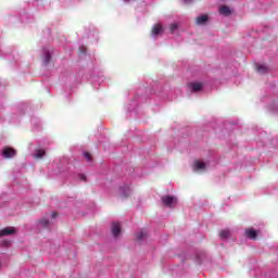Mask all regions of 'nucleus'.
<instances>
[{
    "label": "nucleus",
    "mask_w": 278,
    "mask_h": 278,
    "mask_svg": "<svg viewBox=\"0 0 278 278\" xmlns=\"http://www.w3.org/2000/svg\"><path fill=\"white\" fill-rule=\"evenodd\" d=\"M54 218H58V213L56 212H52V213L48 214L46 217L37 220L36 222V227H38L39 229H42L45 227H49V225H51V223L54 220Z\"/></svg>",
    "instance_id": "1"
},
{
    "label": "nucleus",
    "mask_w": 278,
    "mask_h": 278,
    "mask_svg": "<svg viewBox=\"0 0 278 278\" xmlns=\"http://www.w3.org/2000/svg\"><path fill=\"white\" fill-rule=\"evenodd\" d=\"M121 197H129L131 194V187L129 185H123L119 187Z\"/></svg>",
    "instance_id": "10"
},
{
    "label": "nucleus",
    "mask_w": 278,
    "mask_h": 278,
    "mask_svg": "<svg viewBox=\"0 0 278 278\" xmlns=\"http://www.w3.org/2000/svg\"><path fill=\"white\" fill-rule=\"evenodd\" d=\"M148 237H149V232H147V230H139L137 232V240L139 242H144V240H147Z\"/></svg>",
    "instance_id": "12"
},
{
    "label": "nucleus",
    "mask_w": 278,
    "mask_h": 278,
    "mask_svg": "<svg viewBox=\"0 0 278 278\" xmlns=\"http://www.w3.org/2000/svg\"><path fill=\"white\" fill-rule=\"evenodd\" d=\"M18 233V229L16 227H5L0 230V238L5 236H14Z\"/></svg>",
    "instance_id": "4"
},
{
    "label": "nucleus",
    "mask_w": 278,
    "mask_h": 278,
    "mask_svg": "<svg viewBox=\"0 0 278 278\" xmlns=\"http://www.w3.org/2000/svg\"><path fill=\"white\" fill-rule=\"evenodd\" d=\"M83 179L85 180V179H86V176H83Z\"/></svg>",
    "instance_id": "22"
},
{
    "label": "nucleus",
    "mask_w": 278,
    "mask_h": 278,
    "mask_svg": "<svg viewBox=\"0 0 278 278\" xmlns=\"http://www.w3.org/2000/svg\"><path fill=\"white\" fill-rule=\"evenodd\" d=\"M111 230H112L114 238H118L121 236V223L113 222L111 225Z\"/></svg>",
    "instance_id": "7"
},
{
    "label": "nucleus",
    "mask_w": 278,
    "mask_h": 278,
    "mask_svg": "<svg viewBox=\"0 0 278 278\" xmlns=\"http://www.w3.org/2000/svg\"><path fill=\"white\" fill-rule=\"evenodd\" d=\"M247 238H250V240H255L257 238V230L253 228H249L245 230Z\"/></svg>",
    "instance_id": "11"
},
{
    "label": "nucleus",
    "mask_w": 278,
    "mask_h": 278,
    "mask_svg": "<svg viewBox=\"0 0 278 278\" xmlns=\"http://www.w3.org/2000/svg\"><path fill=\"white\" fill-rule=\"evenodd\" d=\"M123 1H125V3H129L130 0H123Z\"/></svg>",
    "instance_id": "21"
},
{
    "label": "nucleus",
    "mask_w": 278,
    "mask_h": 278,
    "mask_svg": "<svg viewBox=\"0 0 278 278\" xmlns=\"http://www.w3.org/2000/svg\"><path fill=\"white\" fill-rule=\"evenodd\" d=\"M210 17H207V15H200L197 17L195 23L197 25H205V23H207Z\"/></svg>",
    "instance_id": "13"
},
{
    "label": "nucleus",
    "mask_w": 278,
    "mask_h": 278,
    "mask_svg": "<svg viewBox=\"0 0 278 278\" xmlns=\"http://www.w3.org/2000/svg\"><path fill=\"white\" fill-rule=\"evenodd\" d=\"M33 156L36 157V160H41V157H45V150L42 149L35 150Z\"/></svg>",
    "instance_id": "16"
},
{
    "label": "nucleus",
    "mask_w": 278,
    "mask_h": 278,
    "mask_svg": "<svg viewBox=\"0 0 278 278\" xmlns=\"http://www.w3.org/2000/svg\"><path fill=\"white\" fill-rule=\"evenodd\" d=\"M178 25L177 23H174L170 25V31H175V29H177Z\"/></svg>",
    "instance_id": "19"
},
{
    "label": "nucleus",
    "mask_w": 278,
    "mask_h": 278,
    "mask_svg": "<svg viewBox=\"0 0 278 278\" xmlns=\"http://www.w3.org/2000/svg\"><path fill=\"white\" fill-rule=\"evenodd\" d=\"M162 202L166 207H175L177 205V199L174 195H164Z\"/></svg>",
    "instance_id": "3"
},
{
    "label": "nucleus",
    "mask_w": 278,
    "mask_h": 278,
    "mask_svg": "<svg viewBox=\"0 0 278 278\" xmlns=\"http://www.w3.org/2000/svg\"><path fill=\"white\" fill-rule=\"evenodd\" d=\"M162 34H164V27L162 26V24H155L152 27V36H153V38H157V36H162Z\"/></svg>",
    "instance_id": "6"
},
{
    "label": "nucleus",
    "mask_w": 278,
    "mask_h": 278,
    "mask_svg": "<svg viewBox=\"0 0 278 278\" xmlns=\"http://www.w3.org/2000/svg\"><path fill=\"white\" fill-rule=\"evenodd\" d=\"M3 157H7V160H10L16 155V150L10 147H5L2 150Z\"/></svg>",
    "instance_id": "5"
},
{
    "label": "nucleus",
    "mask_w": 278,
    "mask_h": 278,
    "mask_svg": "<svg viewBox=\"0 0 278 278\" xmlns=\"http://www.w3.org/2000/svg\"><path fill=\"white\" fill-rule=\"evenodd\" d=\"M42 60L47 64L51 60V52L47 49L43 50L42 52Z\"/></svg>",
    "instance_id": "15"
},
{
    "label": "nucleus",
    "mask_w": 278,
    "mask_h": 278,
    "mask_svg": "<svg viewBox=\"0 0 278 278\" xmlns=\"http://www.w3.org/2000/svg\"><path fill=\"white\" fill-rule=\"evenodd\" d=\"M84 157L87 160V162H90V160H92V156H90V153L88 152L84 153Z\"/></svg>",
    "instance_id": "18"
},
{
    "label": "nucleus",
    "mask_w": 278,
    "mask_h": 278,
    "mask_svg": "<svg viewBox=\"0 0 278 278\" xmlns=\"http://www.w3.org/2000/svg\"><path fill=\"white\" fill-rule=\"evenodd\" d=\"M220 238H223L224 240H227V238H229V236H231V230L229 229H224L219 232Z\"/></svg>",
    "instance_id": "17"
},
{
    "label": "nucleus",
    "mask_w": 278,
    "mask_h": 278,
    "mask_svg": "<svg viewBox=\"0 0 278 278\" xmlns=\"http://www.w3.org/2000/svg\"><path fill=\"white\" fill-rule=\"evenodd\" d=\"M184 3H192V0H182Z\"/></svg>",
    "instance_id": "20"
},
{
    "label": "nucleus",
    "mask_w": 278,
    "mask_h": 278,
    "mask_svg": "<svg viewBox=\"0 0 278 278\" xmlns=\"http://www.w3.org/2000/svg\"><path fill=\"white\" fill-rule=\"evenodd\" d=\"M256 71L261 75H264V73H268V66H266L265 64H256Z\"/></svg>",
    "instance_id": "14"
},
{
    "label": "nucleus",
    "mask_w": 278,
    "mask_h": 278,
    "mask_svg": "<svg viewBox=\"0 0 278 278\" xmlns=\"http://www.w3.org/2000/svg\"><path fill=\"white\" fill-rule=\"evenodd\" d=\"M208 166V162L198 160L193 163V170H195V173H203V170H207Z\"/></svg>",
    "instance_id": "2"
},
{
    "label": "nucleus",
    "mask_w": 278,
    "mask_h": 278,
    "mask_svg": "<svg viewBox=\"0 0 278 278\" xmlns=\"http://www.w3.org/2000/svg\"><path fill=\"white\" fill-rule=\"evenodd\" d=\"M189 90L192 92H201L203 90V83L194 81L189 84Z\"/></svg>",
    "instance_id": "9"
},
{
    "label": "nucleus",
    "mask_w": 278,
    "mask_h": 278,
    "mask_svg": "<svg viewBox=\"0 0 278 278\" xmlns=\"http://www.w3.org/2000/svg\"><path fill=\"white\" fill-rule=\"evenodd\" d=\"M219 14L220 16H231L233 14V9L227 5L219 7Z\"/></svg>",
    "instance_id": "8"
}]
</instances>
